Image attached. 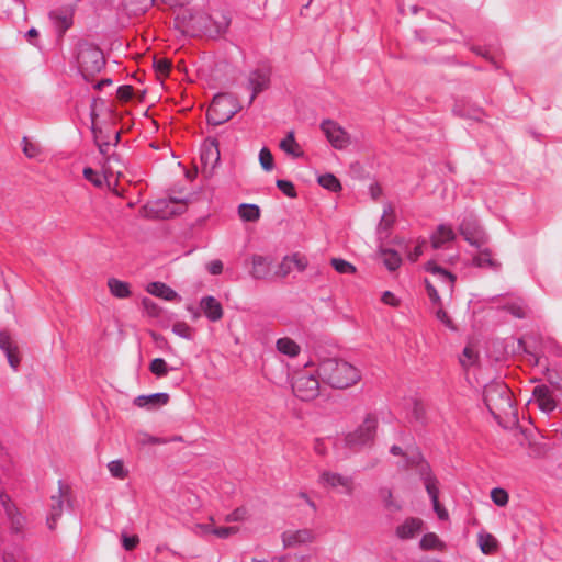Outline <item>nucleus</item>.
<instances>
[{
  "mask_svg": "<svg viewBox=\"0 0 562 562\" xmlns=\"http://www.w3.org/2000/svg\"><path fill=\"white\" fill-rule=\"evenodd\" d=\"M292 390L296 397L302 401H312L319 394L318 374L299 372L292 382Z\"/></svg>",
  "mask_w": 562,
  "mask_h": 562,
  "instance_id": "nucleus-8",
  "label": "nucleus"
},
{
  "mask_svg": "<svg viewBox=\"0 0 562 562\" xmlns=\"http://www.w3.org/2000/svg\"><path fill=\"white\" fill-rule=\"evenodd\" d=\"M456 238L453 229L445 224H440L431 235V245L435 249L441 248L446 243Z\"/></svg>",
  "mask_w": 562,
  "mask_h": 562,
  "instance_id": "nucleus-28",
  "label": "nucleus"
},
{
  "mask_svg": "<svg viewBox=\"0 0 562 562\" xmlns=\"http://www.w3.org/2000/svg\"><path fill=\"white\" fill-rule=\"evenodd\" d=\"M139 542V539L137 536H122V544L125 550L131 551L133 550Z\"/></svg>",
  "mask_w": 562,
  "mask_h": 562,
  "instance_id": "nucleus-56",
  "label": "nucleus"
},
{
  "mask_svg": "<svg viewBox=\"0 0 562 562\" xmlns=\"http://www.w3.org/2000/svg\"><path fill=\"white\" fill-rule=\"evenodd\" d=\"M381 301L390 306H397L400 303L398 299L391 291L383 292Z\"/></svg>",
  "mask_w": 562,
  "mask_h": 562,
  "instance_id": "nucleus-59",
  "label": "nucleus"
},
{
  "mask_svg": "<svg viewBox=\"0 0 562 562\" xmlns=\"http://www.w3.org/2000/svg\"><path fill=\"white\" fill-rule=\"evenodd\" d=\"M423 529V520L416 517L406 518L396 527L395 533L401 540L414 538Z\"/></svg>",
  "mask_w": 562,
  "mask_h": 562,
  "instance_id": "nucleus-15",
  "label": "nucleus"
},
{
  "mask_svg": "<svg viewBox=\"0 0 562 562\" xmlns=\"http://www.w3.org/2000/svg\"><path fill=\"white\" fill-rule=\"evenodd\" d=\"M279 190H281L286 196L295 198L296 191L293 183L289 180L279 179L276 182Z\"/></svg>",
  "mask_w": 562,
  "mask_h": 562,
  "instance_id": "nucleus-49",
  "label": "nucleus"
},
{
  "mask_svg": "<svg viewBox=\"0 0 562 562\" xmlns=\"http://www.w3.org/2000/svg\"><path fill=\"white\" fill-rule=\"evenodd\" d=\"M436 316L445 326L452 330H456L452 319L449 317L448 313L443 308H438V311L436 312Z\"/></svg>",
  "mask_w": 562,
  "mask_h": 562,
  "instance_id": "nucleus-55",
  "label": "nucleus"
},
{
  "mask_svg": "<svg viewBox=\"0 0 562 562\" xmlns=\"http://www.w3.org/2000/svg\"><path fill=\"white\" fill-rule=\"evenodd\" d=\"M238 215L245 222H255L260 217V209L256 204L243 203L238 206Z\"/></svg>",
  "mask_w": 562,
  "mask_h": 562,
  "instance_id": "nucleus-32",
  "label": "nucleus"
},
{
  "mask_svg": "<svg viewBox=\"0 0 562 562\" xmlns=\"http://www.w3.org/2000/svg\"><path fill=\"white\" fill-rule=\"evenodd\" d=\"M318 184L324 189L331 192H337L341 189L339 180L333 173H325L318 177Z\"/></svg>",
  "mask_w": 562,
  "mask_h": 562,
  "instance_id": "nucleus-37",
  "label": "nucleus"
},
{
  "mask_svg": "<svg viewBox=\"0 0 562 562\" xmlns=\"http://www.w3.org/2000/svg\"><path fill=\"white\" fill-rule=\"evenodd\" d=\"M77 64L79 71L87 78L100 72L105 65V59L98 46L81 42L77 46Z\"/></svg>",
  "mask_w": 562,
  "mask_h": 562,
  "instance_id": "nucleus-3",
  "label": "nucleus"
},
{
  "mask_svg": "<svg viewBox=\"0 0 562 562\" xmlns=\"http://www.w3.org/2000/svg\"><path fill=\"white\" fill-rule=\"evenodd\" d=\"M312 540V532L307 529L285 531L282 533V542L285 548H293Z\"/></svg>",
  "mask_w": 562,
  "mask_h": 562,
  "instance_id": "nucleus-20",
  "label": "nucleus"
},
{
  "mask_svg": "<svg viewBox=\"0 0 562 562\" xmlns=\"http://www.w3.org/2000/svg\"><path fill=\"white\" fill-rule=\"evenodd\" d=\"M408 465H416L417 472L420 476V480L424 482L425 488L428 492V488L431 487V490H437L438 487V480L432 474L430 465L422 458L419 453L416 456H413L411 461L408 462Z\"/></svg>",
  "mask_w": 562,
  "mask_h": 562,
  "instance_id": "nucleus-12",
  "label": "nucleus"
},
{
  "mask_svg": "<svg viewBox=\"0 0 562 562\" xmlns=\"http://www.w3.org/2000/svg\"><path fill=\"white\" fill-rule=\"evenodd\" d=\"M147 292L166 301L180 300L178 293L167 284L156 281L147 285Z\"/></svg>",
  "mask_w": 562,
  "mask_h": 562,
  "instance_id": "nucleus-26",
  "label": "nucleus"
},
{
  "mask_svg": "<svg viewBox=\"0 0 562 562\" xmlns=\"http://www.w3.org/2000/svg\"><path fill=\"white\" fill-rule=\"evenodd\" d=\"M427 294L434 304H440L441 300L432 281L425 279Z\"/></svg>",
  "mask_w": 562,
  "mask_h": 562,
  "instance_id": "nucleus-52",
  "label": "nucleus"
},
{
  "mask_svg": "<svg viewBox=\"0 0 562 562\" xmlns=\"http://www.w3.org/2000/svg\"><path fill=\"white\" fill-rule=\"evenodd\" d=\"M321 130L335 149L342 150L351 144L350 135L333 120H324Z\"/></svg>",
  "mask_w": 562,
  "mask_h": 562,
  "instance_id": "nucleus-9",
  "label": "nucleus"
},
{
  "mask_svg": "<svg viewBox=\"0 0 562 562\" xmlns=\"http://www.w3.org/2000/svg\"><path fill=\"white\" fill-rule=\"evenodd\" d=\"M427 494L429 495V497L431 499L434 510L436 512L438 518L441 520L448 519V512L439 503V488L431 490V487H430V488H428Z\"/></svg>",
  "mask_w": 562,
  "mask_h": 562,
  "instance_id": "nucleus-39",
  "label": "nucleus"
},
{
  "mask_svg": "<svg viewBox=\"0 0 562 562\" xmlns=\"http://www.w3.org/2000/svg\"><path fill=\"white\" fill-rule=\"evenodd\" d=\"M380 497L384 501L386 507L393 506V495L389 487H382L379 491Z\"/></svg>",
  "mask_w": 562,
  "mask_h": 562,
  "instance_id": "nucleus-58",
  "label": "nucleus"
},
{
  "mask_svg": "<svg viewBox=\"0 0 562 562\" xmlns=\"http://www.w3.org/2000/svg\"><path fill=\"white\" fill-rule=\"evenodd\" d=\"M3 509L5 512L8 519L11 522L12 529L16 532L20 531L23 527L24 519L22 515L19 513L15 504L12 502L9 505L4 506Z\"/></svg>",
  "mask_w": 562,
  "mask_h": 562,
  "instance_id": "nucleus-31",
  "label": "nucleus"
},
{
  "mask_svg": "<svg viewBox=\"0 0 562 562\" xmlns=\"http://www.w3.org/2000/svg\"><path fill=\"white\" fill-rule=\"evenodd\" d=\"M155 67L159 74L166 75L170 70V61L167 59H159L155 63Z\"/></svg>",
  "mask_w": 562,
  "mask_h": 562,
  "instance_id": "nucleus-63",
  "label": "nucleus"
},
{
  "mask_svg": "<svg viewBox=\"0 0 562 562\" xmlns=\"http://www.w3.org/2000/svg\"><path fill=\"white\" fill-rule=\"evenodd\" d=\"M452 112L457 116L476 120V121L482 120V117L484 115L483 110L481 108L470 106L463 100L457 101L454 103Z\"/></svg>",
  "mask_w": 562,
  "mask_h": 562,
  "instance_id": "nucleus-24",
  "label": "nucleus"
},
{
  "mask_svg": "<svg viewBox=\"0 0 562 562\" xmlns=\"http://www.w3.org/2000/svg\"><path fill=\"white\" fill-rule=\"evenodd\" d=\"M479 546L483 553H492L496 549V540L490 533H479Z\"/></svg>",
  "mask_w": 562,
  "mask_h": 562,
  "instance_id": "nucleus-42",
  "label": "nucleus"
},
{
  "mask_svg": "<svg viewBox=\"0 0 562 562\" xmlns=\"http://www.w3.org/2000/svg\"><path fill=\"white\" fill-rule=\"evenodd\" d=\"M235 532H236V528H234V527H220V528H214V530H212V535H215L218 538H227Z\"/></svg>",
  "mask_w": 562,
  "mask_h": 562,
  "instance_id": "nucleus-57",
  "label": "nucleus"
},
{
  "mask_svg": "<svg viewBox=\"0 0 562 562\" xmlns=\"http://www.w3.org/2000/svg\"><path fill=\"white\" fill-rule=\"evenodd\" d=\"M426 243L423 241L418 245H416L414 247V249L412 251H409L408 254V259L411 261H416L422 255H423V251H424V247H425Z\"/></svg>",
  "mask_w": 562,
  "mask_h": 562,
  "instance_id": "nucleus-62",
  "label": "nucleus"
},
{
  "mask_svg": "<svg viewBox=\"0 0 562 562\" xmlns=\"http://www.w3.org/2000/svg\"><path fill=\"white\" fill-rule=\"evenodd\" d=\"M270 265L271 261L267 257L254 255L251 257V269L249 273L254 279H265L270 273Z\"/></svg>",
  "mask_w": 562,
  "mask_h": 562,
  "instance_id": "nucleus-22",
  "label": "nucleus"
},
{
  "mask_svg": "<svg viewBox=\"0 0 562 562\" xmlns=\"http://www.w3.org/2000/svg\"><path fill=\"white\" fill-rule=\"evenodd\" d=\"M506 310L517 318L527 316V307L521 300H515L506 306Z\"/></svg>",
  "mask_w": 562,
  "mask_h": 562,
  "instance_id": "nucleus-44",
  "label": "nucleus"
},
{
  "mask_svg": "<svg viewBox=\"0 0 562 562\" xmlns=\"http://www.w3.org/2000/svg\"><path fill=\"white\" fill-rule=\"evenodd\" d=\"M426 270L430 272L438 281H440L447 291L452 292L453 283L456 280L453 274H451L450 272H448L434 261H429L426 265Z\"/></svg>",
  "mask_w": 562,
  "mask_h": 562,
  "instance_id": "nucleus-21",
  "label": "nucleus"
},
{
  "mask_svg": "<svg viewBox=\"0 0 562 562\" xmlns=\"http://www.w3.org/2000/svg\"><path fill=\"white\" fill-rule=\"evenodd\" d=\"M50 499V510L47 516L46 522L48 528L50 530H54L56 528L58 518L63 514V488L60 485L58 488V495H53Z\"/></svg>",
  "mask_w": 562,
  "mask_h": 562,
  "instance_id": "nucleus-23",
  "label": "nucleus"
},
{
  "mask_svg": "<svg viewBox=\"0 0 562 562\" xmlns=\"http://www.w3.org/2000/svg\"><path fill=\"white\" fill-rule=\"evenodd\" d=\"M317 374L324 383L340 390L355 385L361 379L360 370L357 367L337 358L322 360Z\"/></svg>",
  "mask_w": 562,
  "mask_h": 562,
  "instance_id": "nucleus-1",
  "label": "nucleus"
},
{
  "mask_svg": "<svg viewBox=\"0 0 562 562\" xmlns=\"http://www.w3.org/2000/svg\"><path fill=\"white\" fill-rule=\"evenodd\" d=\"M319 484L324 487L340 488L341 493L351 495L353 492V480L339 473L324 471L319 475Z\"/></svg>",
  "mask_w": 562,
  "mask_h": 562,
  "instance_id": "nucleus-10",
  "label": "nucleus"
},
{
  "mask_svg": "<svg viewBox=\"0 0 562 562\" xmlns=\"http://www.w3.org/2000/svg\"><path fill=\"white\" fill-rule=\"evenodd\" d=\"M276 348L280 353L290 358L299 356L301 351L300 345L289 337L279 338L276 342Z\"/></svg>",
  "mask_w": 562,
  "mask_h": 562,
  "instance_id": "nucleus-29",
  "label": "nucleus"
},
{
  "mask_svg": "<svg viewBox=\"0 0 562 562\" xmlns=\"http://www.w3.org/2000/svg\"><path fill=\"white\" fill-rule=\"evenodd\" d=\"M83 176L88 181L92 182L94 186H97V187L102 186V177L97 171H94L92 168H89V167L85 168Z\"/></svg>",
  "mask_w": 562,
  "mask_h": 562,
  "instance_id": "nucleus-53",
  "label": "nucleus"
},
{
  "mask_svg": "<svg viewBox=\"0 0 562 562\" xmlns=\"http://www.w3.org/2000/svg\"><path fill=\"white\" fill-rule=\"evenodd\" d=\"M419 546L423 550H442L445 548L442 541L434 532L424 535L420 539Z\"/></svg>",
  "mask_w": 562,
  "mask_h": 562,
  "instance_id": "nucleus-34",
  "label": "nucleus"
},
{
  "mask_svg": "<svg viewBox=\"0 0 562 562\" xmlns=\"http://www.w3.org/2000/svg\"><path fill=\"white\" fill-rule=\"evenodd\" d=\"M0 349L5 353L10 367L16 371L20 363L18 347L5 331H0Z\"/></svg>",
  "mask_w": 562,
  "mask_h": 562,
  "instance_id": "nucleus-17",
  "label": "nucleus"
},
{
  "mask_svg": "<svg viewBox=\"0 0 562 562\" xmlns=\"http://www.w3.org/2000/svg\"><path fill=\"white\" fill-rule=\"evenodd\" d=\"M150 372L157 378H164L168 374L169 368L162 358H155L149 364Z\"/></svg>",
  "mask_w": 562,
  "mask_h": 562,
  "instance_id": "nucleus-43",
  "label": "nucleus"
},
{
  "mask_svg": "<svg viewBox=\"0 0 562 562\" xmlns=\"http://www.w3.org/2000/svg\"><path fill=\"white\" fill-rule=\"evenodd\" d=\"M484 403L494 417L508 414L512 409V397L508 386L501 381H494L484 386Z\"/></svg>",
  "mask_w": 562,
  "mask_h": 562,
  "instance_id": "nucleus-2",
  "label": "nucleus"
},
{
  "mask_svg": "<svg viewBox=\"0 0 562 562\" xmlns=\"http://www.w3.org/2000/svg\"><path fill=\"white\" fill-rule=\"evenodd\" d=\"M210 25L212 29V33L210 35H220L224 33L231 23L229 19L224 14H220L217 18L210 16Z\"/></svg>",
  "mask_w": 562,
  "mask_h": 562,
  "instance_id": "nucleus-35",
  "label": "nucleus"
},
{
  "mask_svg": "<svg viewBox=\"0 0 562 562\" xmlns=\"http://www.w3.org/2000/svg\"><path fill=\"white\" fill-rule=\"evenodd\" d=\"M239 110V102L233 94H216L207 110V122L212 125L224 124L225 122L229 121Z\"/></svg>",
  "mask_w": 562,
  "mask_h": 562,
  "instance_id": "nucleus-4",
  "label": "nucleus"
},
{
  "mask_svg": "<svg viewBox=\"0 0 562 562\" xmlns=\"http://www.w3.org/2000/svg\"><path fill=\"white\" fill-rule=\"evenodd\" d=\"M459 233L465 241L476 248H482L488 243V237L484 229L480 226L476 216L472 213L463 215L459 224Z\"/></svg>",
  "mask_w": 562,
  "mask_h": 562,
  "instance_id": "nucleus-7",
  "label": "nucleus"
},
{
  "mask_svg": "<svg viewBox=\"0 0 562 562\" xmlns=\"http://www.w3.org/2000/svg\"><path fill=\"white\" fill-rule=\"evenodd\" d=\"M330 265L338 273L341 274H353L357 270L351 262L341 258H333L330 260Z\"/></svg>",
  "mask_w": 562,
  "mask_h": 562,
  "instance_id": "nucleus-40",
  "label": "nucleus"
},
{
  "mask_svg": "<svg viewBox=\"0 0 562 562\" xmlns=\"http://www.w3.org/2000/svg\"><path fill=\"white\" fill-rule=\"evenodd\" d=\"M22 150L23 154L30 158L35 159L42 154L40 144L31 142L26 136L22 138Z\"/></svg>",
  "mask_w": 562,
  "mask_h": 562,
  "instance_id": "nucleus-38",
  "label": "nucleus"
},
{
  "mask_svg": "<svg viewBox=\"0 0 562 562\" xmlns=\"http://www.w3.org/2000/svg\"><path fill=\"white\" fill-rule=\"evenodd\" d=\"M288 258L290 259V262L292 263V268L296 269L300 272H303L308 266V261H307L306 257L301 254L296 252L291 256H288Z\"/></svg>",
  "mask_w": 562,
  "mask_h": 562,
  "instance_id": "nucleus-48",
  "label": "nucleus"
},
{
  "mask_svg": "<svg viewBox=\"0 0 562 562\" xmlns=\"http://www.w3.org/2000/svg\"><path fill=\"white\" fill-rule=\"evenodd\" d=\"M91 130H92L94 143L98 146L100 154L102 156L106 157L108 161H111L112 159L116 160L117 158L115 156H109V150H110V147L112 146V143L103 139L102 131L97 128L94 125L92 126ZM119 139H120V133L115 132L113 145H116Z\"/></svg>",
  "mask_w": 562,
  "mask_h": 562,
  "instance_id": "nucleus-27",
  "label": "nucleus"
},
{
  "mask_svg": "<svg viewBox=\"0 0 562 562\" xmlns=\"http://www.w3.org/2000/svg\"><path fill=\"white\" fill-rule=\"evenodd\" d=\"M133 95V88L131 86H121L117 89V98L120 100H130Z\"/></svg>",
  "mask_w": 562,
  "mask_h": 562,
  "instance_id": "nucleus-60",
  "label": "nucleus"
},
{
  "mask_svg": "<svg viewBox=\"0 0 562 562\" xmlns=\"http://www.w3.org/2000/svg\"><path fill=\"white\" fill-rule=\"evenodd\" d=\"M200 306L211 322H217L223 317V307L214 296H205L201 300Z\"/></svg>",
  "mask_w": 562,
  "mask_h": 562,
  "instance_id": "nucleus-19",
  "label": "nucleus"
},
{
  "mask_svg": "<svg viewBox=\"0 0 562 562\" xmlns=\"http://www.w3.org/2000/svg\"><path fill=\"white\" fill-rule=\"evenodd\" d=\"M111 294L117 299H126L131 295L130 284L115 278L108 280Z\"/></svg>",
  "mask_w": 562,
  "mask_h": 562,
  "instance_id": "nucleus-30",
  "label": "nucleus"
},
{
  "mask_svg": "<svg viewBox=\"0 0 562 562\" xmlns=\"http://www.w3.org/2000/svg\"><path fill=\"white\" fill-rule=\"evenodd\" d=\"M476 358L477 355L474 349L471 346H467L460 356V363L462 367L468 368L475 363Z\"/></svg>",
  "mask_w": 562,
  "mask_h": 562,
  "instance_id": "nucleus-45",
  "label": "nucleus"
},
{
  "mask_svg": "<svg viewBox=\"0 0 562 562\" xmlns=\"http://www.w3.org/2000/svg\"><path fill=\"white\" fill-rule=\"evenodd\" d=\"M491 498L497 506H505L508 503V493L499 487L491 491Z\"/></svg>",
  "mask_w": 562,
  "mask_h": 562,
  "instance_id": "nucleus-47",
  "label": "nucleus"
},
{
  "mask_svg": "<svg viewBox=\"0 0 562 562\" xmlns=\"http://www.w3.org/2000/svg\"><path fill=\"white\" fill-rule=\"evenodd\" d=\"M207 271L211 274L217 276L223 271V262L221 260H212L207 263Z\"/></svg>",
  "mask_w": 562,
  "mask_h": 562,
  "instance_id": "nucleus-61",
  "label": "nucleus"
},
{
  "mask_svg": "<svg viewBox=\"0 0 562 562\" xmlns=\"http://www.w3.org/2000/svg\"><path fill=\"white\" fill-rule=\"evenodd\" d=\"M172 331L181 338L191 339V328L186 323H177L172 326Z\"/></svg>",
  "mask_w": 562,
  "mask_h": 562,
  "instance_id": "nucleus-51",
  "label": "nucleus"
},
{
  "mask_svg": "<svg viewBox=\"0 0 562 562\" xmlns=\"http://www.w3.org/2000/svg\"><path fill=\"white\" fill-rule=\"evenodd\" d=\"M378 417L375 414L369 413L363 422L352 431L345 436V445L351 450H359L366 446H370L374 441Z\"/></svg>",
  "mask_w": 562,
  "mask_h": 562,
  "instance_id": "nucleus-5",
  "label": "nucleus"
},
{
  "mask_svg": "<svg viewBox=\"0 0 562 562\" xmlns=\"http://www.w3.org/2000/svg\"><path fill=\"white\" fill-rule=\"evenodd\" d=\"M259 161L263 170L271 171L273 169V156L267 147L260 149Z\"/></svg>",
  "mask_w": 562,
  "mask_h": 562,
  "instance_id": "nucleus-46",
  "label": "nucleus"
},
{
  "mask_svg": "<svg viewBox=\"0 0 562 562\" xmlns=\"http://www.w3.org/2000/svg\"><path fill=\"white\" fill-rule=\"evenodd\" d=\"M479 252L473 257V265L479 268H487L493 271L501 270V262L493 258V254L490 248L483 246L482 248H477Z\"/></svg>",
  "mask_w": 562,
  "mask_h": 562,
  "instance_id": "nucleus-18",
  "label": "nucleus"
},
{
  "mask_svg": "<svg viewBox=\"0 0 562 562\" xmlns=\"http://www.w3.org/2000/svg\"><path fill=\"white\" fill-rule=\"evenodd\" d=\"M535 403L539 409L546 414H550L557 407V401L554 400L551 390L547 385H538L532 392Z\"/></svg>",
  "mask_w": 562,
  "mask_h": 562,
  "instance_id": "nucleus-13",
  "label": "nucleus"
},
{
  "mask_svg": "<svg viewBox=\"0 0 562 562\" xmlns=\"http://www.w3.org/2000/svg\"><path fill=\"white\" fill-rule=\"evenodd\" d=\"M136 440L139 445H160L165 443L166 441L164 439H160L158 437L151 436L147 432H139L137 434Z\"/></svg>",
  "mask_w": 562,
  "mask_h": 562,
  "instance_id": "nucleus-50",
  "label": "nucleus"
},
{
  "mask_svg": "<svg viewBox=\"0 0 562 562\" xmlns=\"http://www.w3.org/2000/svg\"><path fill=\"white\" fill-rule=\"evenodd\" d=\"M49 19L52 20L57 33L61 36L64 33L70 29L72 25V13L66 9H57L53 10L49 13Z\"/></svg>",
  "mask_w": 562,
  "mask_h": 562,
  "instance_id": "nucleus-16",
  "label": "nucleus"
},
{
  "mask_svg": "<svg viewBox=\"0 0 562 562\" xmlns=\"http://www.w3.org/2000/svg\"><path fill=\"white\" fill-rule=\"evenodd\" d=\"M280 148L286 154L294 157H300L302 151L299 149V145L294 137V132H289L288 135L280 142Z\"/></svg>",
  "mask_w": 562,
  "mask_h": 562,
  "instance_id": "nucleus-33",
  "label": "nucleus"
},
{
  "mask_svg": "<svg viewBox=\"0 0 562 562\" xmlns=\"http://www.w3.org/2000/svg\"><path fill=\"white\" fill-rule=\"evenodd\" d=\"M270 85V71L268 69H256L249 74L248 77V89L251 90L249 104H251L256 95L266 89Z\"/></svg>",
  "mask_w": 562,
  "mask_h": 562,
  "instance_id": "nucleus-11",
  "label": "nucleus"
},
{
  "mask_svg": "<svg viewBox=\"0 0 562 562\" xmlns=\"http://www.w3.org/2000/svg\"><path fill=\"white\" fill-rule=\"evenodd\" d=\"M108 469L111 475L115 479L124 480L128 474L124 462L120 459L109 462Z\"/></svg>",
  "mask_w": 562,
  "mask_h": 562,
  "instance_id": "nucleus-41",
  "label": "nucleus"
},
{
  "mask_svg": "<svg viewBox=\"0 0 562 562\" xmlns=\"http://www.w3.org/2000/svg\"><path fill=\"white\" fill-rule=\"evenodd\" d=\"M182 32L194 36L201 32L211 34L210 16L202 12H192L188 9L181 10L176 18Z\"/></svg>",
  "mask_w": 562,
  "mask_h": 562,
  "instance_id": "nucleus-6",
  "label": "nucleus"
},
{
  "mask_svg": "<svg viewBox=\"0 0 562 562\" xmlns=\"http://www.w3.org/2000/svg\"><path fill=\"white\" fill-rule=\"evenodd\" d=\"M169 402V394L165 392H158L148 395H138L134 398L133 403L139 408H146L148 411L159 408Z\"/></svg>",
  "mask_w": 562,
  "mask_h": 562,
  "instance_id": "nucleus-14",
  "label": "nucleus"
},
{
  "mask_svg": "<svg viewBox=\"0 0 562 562\" xmlns=\"http://www.w3.org/2000/svg\"><path fill=\"white\" fill-rule=\"evenodd\" d=\"M392 225V220L387 217V211L384 210L383 216L379 223L378 229L381 233L382 231H387Z\"/></svg>",
  "mask_w": 562,
  "mask_h": 562,
  "instance_id": "nucleus-64",
  "label": "nucleus"
},
{
  "mask_svg": "<svg viewBox=\"0 0 562 562\" xmlns=\"http://www.w3.org/2000/svg\"><path fill=\"white\" fill-rule=\"evenodd\" d=\"M383 262L390 271L396 270L402 262L400 255L392 249H383L382 251Z\"/></svg>",
  "mask_w": 562,
  "mask_h": 562,
  "instance_id": "nucleus-36",
  "label": "nucleus"
},
{
  "mask_svg": "<svg viewBox=\"0 0 562 562\" xmlns=\"http://www.w3.org/2000/svg\"><path fill=\"white\" fill-rule=\"evenodd\" d=\"M220 160V150L216 140L204 143L201 149V161L207 167L214 168Z\"/></svg>",
  "mask_w": 562,
  "mask_h": 562,
  "instance_id": "nucleus-25",
  "label": "nucleus"
},
{
  "mask_svg": "<svg viewBox=\"0 0 562 562\" xmlns=\"http://www.w3.org/2000/svg\"><path fill=\"white\" fill-rule=\"evenodd\" d=\"M292 270H293L292 263L290 262V259L288 258V256H285L282 259L281 263L279 265L277 274L281 278H285L291 273Z\"/></svg>",
  "mask_w": 562,
  "mask_h": 562,
  "instance_id": "nucleus-54",
  "label": "nucleus"
}]
</instances>
